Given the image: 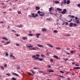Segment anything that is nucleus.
<instances>
[{
    "label": "nucleus",
    "mask_w": 80,
    "mask_h": 80,
    "mask_svg": "<svg viewBox=\"0 0 80 80\" xmlns=\"http://www.w3.org/2000/svg\"><path fill=\"white\" fill-rule=\"evenodd\" d=\"M38 13L40 14L39 16L40 17H43L45 15V13L43 12H41L40 11H38Z\"/></svg>",
    "instance_id": "obj_1"
},
{
    "label": "nucleus",
    "mask_w": 80,
    "mask_h": 80,
    "mask_svg": "<svg viewBox=\"0 0 80 80\" xmlns=\"http://www.w3.org/2000/svg\"><path fill=\"white\" fill-rule=\"evenodd\" d=\"M73 27H77L78 25L75 23H73V22H71L69 23V27H72V26Z\"/></svg>",
    "instance_id": "obj_2"
},
{
    "label": "nucleus",
    "mask_w": 80,
    "mask_h": 80,
    "mask_svg": "<svg viewBox=\"0 0 80 80\" xmlns=\"http://www.w3.org/2000/svg\"><path fill=\"white\" fill-rule=\"evenodd\" d=\"M31 15H32V17L33 18H36L37 17H38V14H36L35 15L34 13H32L31 14Z\"/></svg>",
    "instance_id": "obj_3"
},
{
    "label": "nucleus",
    "mask_w": 80,
    "mask_h": 80,
    "mask_svg": "<svg viewBox=\"0 0 80 80\" xmlns=\"http://www.w3.org/2000/svg\"><path fill=\"white\" fill-rule=\"evenodd\" d=\"M66 12H67V9H64L63 11L61 12V13H62V14H65Z\"/></svg>",
    "instance_id": "obj_4"
},
{
    "label": "nucleus",
    "mask_w": 80,
    "mask_h": 80,
    "mask_svg": "<svg viewBox=\"0 0 80 80\" xmlns=\"http://www.w3.org/2000/svg\"><path fill=\"white\" fill-rule=\"evenodd\" d=\"M32 58H34L35 59H39V58L36 57V56L35 55H32Z\"/></svg>",
    "instance_id": "obj_5"
},
{
    "label": "nucleus",
    "mask_w": 80,
    "mask_h": 80,
    "mask_svg": "<svg viewBox=\"0 0 80 80\" xmlns=\"http://www.w3.org/2000/svg\"><path fill=\"white\" fill-rule=\"evenodd\" d=\"M49 12H52V10H54V8L53 7H51L49 9Z\"/></svg>",
    "instance_id": "obj_6"
},
{
    "label": "nucleus",
    "mask_w": 80,
    "mask_h": 80,
    "mask_svg": "<svg viewBox=\"0 0 80 80\" xmlns=\"http://www.w3.org/2000/svg\"><path fill=\"white\" fill-rule=\"evenodd\" d=\"M53 57L54 58H56V59H58V60H60V58H58V57L57 56H53Z\"/></svg>",
    "instance_id": "obj_7"
},
{
    "label": "nucleus",
    "mask_w": 80,
    "mask_h": 80,
    "mask_svg": "<svg viewBox=\"0 0 80 80\" xmlns=\"http://www.w3.org/2000/svg\"><path fill=\"white\" fill-rule=\"evenodd\" d=\"M48 72H54V71L53 70H51V69H48L47 70Z\"/></svg>",
    "instance_id": "obj_8"
},
{
    "label": "nucleus",
    "mask_w": 80,
    "mask_h": 80,
    "mask_svg": "<svg viewBox=\"0 0 80 80\" xmlns=\"http://www.w3.org/2000/svg\"><path fill=\"white\" fill-rule=\"evenodd\" d=\"M39 73H43V75H45V74H47V73H45V72H43L42 71H39Z\"/></svg>",
    "instance_id": "obj_9"
},
{
    "label": "nucleus",
    "mask_w": 80,
    "mask_h": 80,
    "mask_svg": "<svg viewBox=\"0 0 80 80\" xmlns=\"http://www.w3.org/2000/svg\"><path fill=\"white\" fill-rule=\"evenodd\" d=\"M36 36H37V38H39V37L38 36H40V33H37L35 34Z\"/></svg>",
    "instance_id": "obj_10"
},
{
    "label": "nucleus",
    "mask_w": 80,
    "mask_h": 80,
    "mask_svg": "<svg viewBox=\"0 0 80 80\" xmlns=\"http://www.w3.org/2000/svg\"><path fill=\"white\" fill-rule=\"evenodd\" d=\"M10 57L11 58H12V59H15V57L12 55H10Z\"/></svg>",
    "instance_id": "obj_11"
},
{
    "label": "nucleus",
    "mask_w": 80,
    "mask_h": 80,
    "mask_svg": "<svg viewBox=\"0 0 80 80\" xmlns=\"http://www.w3.org/2000/svg\"><path fill=\"white\" fill-rule=\"evenodd\" d=\"M73 69H75L76 70H79L80 69V67H76L73 68Z\"/></svg>",
    "instance_id": "obj_12"
},
{
    "label": "nucleus",
    "mask_w": 80,
    "mask_h": 80,
    "mask_svg": "<svg viewBox=\"0 0 80 80\" xmlns=\"http://www.w3.org/2000/svg\"><path fill=\"white\" fill-rule=\"evenodd\" d=\"M28 48H32L33 46L32 45H30L29 46H27Z\"/></svg>",
    "instance_id": "obj_13"
},
{
    "label": "nucleus",
    "mask_w": 80,
    "mask_h": 80,
    "mask_svg": "<svg viewBox=\"0 0 80 80\" xmlns=\"http://www.w3.org/2000/svg\"><path fill=\"white\" fill-rule=\"evenodd\" d=\"M47 45H48L50 47H51V48H53V45H52L47 44Z\"/></svg>",
    "instance_id": "obj_14"
},
{
    "label": "nucleus",
    "mask_w": 80,
    "mask_h": 80,
    "mask_svg": "<svg viewBox=\"0 0 80 80\" xmlns=\"http://www.w3.org/2000/svg\"><path fill=\"white\" fill-rule=\"evenodd\" d=\"M42 32H45V31H47V29L44 28H42Z\"/></svg>",
    "instance_id": "obj_15"
},
{
    "label": "nucleus",
    "mask_w": 80,
    "mask_h": 80,
    "mask_svg": "<svg viewBox=\"0 0 80 80\" xmlns=\"http://www.w3.org/2000/svg\"><path fill=\"white\" fill-rule=\"evenodd\" d=\"M40 8L39 7H36V10H40Z\"/></svg>",
    "instance_id": "obj_16"
},
{
    "label": "nucleus",
    "mask_w": 80,
    "mask_h": 80,
    "mask_svg": "<svg viewBox=\"0 0 80 80\" xmlns=\"http://www.w3.org/2000/svg\"><path fill=\"white\" fill-rule=\"evenodd\" d=\"M57 10L58 11H59V12H61L62 10V9L58 8H57Z\"/></svg>",
    "instance_id": "obj_17"
},
{
    "label": "nucleus",
    "mask_w": 80,
    "mask_h": 80,
    "mask_svg": "<svg viewBox=\"0 0 80 80\" xmlns=\"http://www.w3.org/2000/svg\"><path fill=\"white\" fill-rule=\"evenodd\" d=\"M37 46L39 47H43V45L40 44H38Z\"/></svg>",
    "instance_id": "obj_18"
},
{
    "label": "nucleus",
    "mask_w": 80,
    "mask_h": 80,
    "mask_svg": "<svg viewBox=\"0 0 80 80\" xmlns=\"http://www.w3.org/2000/svg\"><path fill=\"white\" fill-rule=\"evenodd\" d=\"M22 40H27V38L25 37H23L22 38Z\"/></svg>",
    "instance_id": "obj_19"
},
{
    "label": "nucleus",
    "mask_w": 80,
    "mask_h": 80,
    "mask_svg": "<svg viewBox=\"0 0 80 80\" xmlns=\"http://www.w3.org/2000/svg\"><path fill=\"white\" fill-rule=\"evenodd\" d=\"M76 23H78H78H80V22L79 20H76Z\"/></svg>",
    "instance_id": "obj_20"
},
{
    "label": "nucleus",
    "mask_w": 80,
    "mask_h": 80,
    "mask_svg": "<svg viewBox=\"0 0 80 80\" xmlns=\"http://www.w3.org/2000/svg\"><path fill=\"white\" fill-rule=\"evenodd\" d=\"M66 2L67 3V4H68L70 3V1L69 0H67V1Z\"/></svg>",
    "instance_id": "obj_21"
},
{
    "label": "nucleus",
    "mask_w": 80,
    "mask_h": 80,
    "mask_svg": "<svg viewBox=\"0 0 80 80\" xmlns=\"http://www.w3.org/2000/svg\"><path fill=\"white\" fill-rule=\"evenodd\" d=\"M70 53L72 54V53H75V51L73 50H72L70 52Z\"/></svg>",
    "instance_id": "obj_22"
},
{
    "label": "nucleus",
    "mask_w": 80,
    "mask_h": 80,
    "mask_svg": "<svg viewBox=\"0 0 80 80\" xmlns=\"http://www.w3.org/2000/svg\"><path fill=\"white\" fill-rule=\"evenodd\" d=\"M12 74H13V75H16V76H18V74L16 73L13 72V73H12Z\"/></svg>",
    "instance_id": "obj_23"
},
{
    "label": "nucleus",
    "mask_w": 80,
    "mask_h": 80,
    "mask_svg": "<svg viewBox=\"0 0 80 80\" xmlns=\"http://www.w3.org/2000/svg\"><path fill=\"white\" fill-rule=\"evenodd\" d=\"M63 60H64V61H65V62H67V60H68V58H64L63 59Z\"/></svg>",
    "instance_id": "obj_24"
},
{
    "label": "nucleus",
    "mask_w": 80,
    "mask_h": 80,
    "mask_svg": "<svg viewBox=\"0 0 80 80\" xmlns=\"http://www.w3.org/2000/svg\"><path fill=\"white\" fill-rule=\"evenodd\" d=\"M18 27H19V28L23 27V25L20 24L18 26Z\"/></svg>",
    "instance_id": "obj_25"
},
{
    "label": "nucleus",
    "mask_w": 80,
    "mask_h": 80,
    "mask_svg": "<svg viewBox=\"0 0 80 80\" xmlns=\"http://www.w3.org/2000/svg\"><path fill=\"white\" fill-rule=\"evenodd\" d=\"M30 50H37V49L36 48H31Z\"/></svg>",
    "instance_id": "obj_26"
},
{
    "label": "nucleus",
    "mask_w": 80,
    "mask_h": 80,
    "mask_svg": "<svg viewBox=\"0 0 80 80\" xmlns=\"http://www.w3.org/2000/svg\"><path fill=\"white\" fill-rule=\"evenodd\" d=\"M3 39L4 40H5L7 41H8V39H7L6 38L3 37Z\"/></svg>",
    "instance_id": "obj_27"
},
{
    "label": "nucleus",
    "mask_w": 80,
    "mask_h": 80,
    "mask_svg": "<svg viewBox=\"0 0 80 80\" xmlns=\"http://www.w3.org/2000/svg\"><path fill=\"white\" fill-rule=\"evenodd\" d=\"M28 73L29 75H32V76H33V75H34L33 74H32L29 72H28Z\"/></svg>",
    "instance_id": "obj_28"
},
{
    "label": "nucleus",
    "mask_w": 80,
    "mask_h": 80,
    "mask_svg": "<svg viewBox=\"0 0 80 80\" xmlns=\"http://www.w3.org/2000/svg\"><path fill=\"white\" fill-rule=\"evenodd\" d=\"M12 80H17V79H16V78H15L14 77H12Z\"/></svg>",
    "instance_id": "obj_29"
},
{
    "label": "nucleus",
    "mask_w": 80,
    "mask_h": 80,
    "mask_svg": "<svg viewBox=\"0 0 80 80\" xmlns=\"http://www.w3.org/2000/svg\"><path fill=\"white\" fill-rule=\"evenodd\" d=\"M57 50H59V49H61V48L60 47H57L56 48Z\"/></svg>",
    "instance_id": "obj_30"
},
{
    "label": "nucleus",
    "mask_w": 80,
    "mask_h": 80,
    "mask_svg": "<svg viewBox=\"0 0 80 80\" xmlns=\"http://www.w3.org/2000/svg\"><path fill=\"white\" fill-rule=\"evenodd\" d=\"M10 42H7L5 44V45H8V44H9L10 43Z\"/></svg>",
    "instance_id": "obj_31"
},
{
    "label": "nucleus",
    "mask_w": 80,
    "mask_h": 80,
    "mask_svg": "<svg viewBox=\"0 0 80 80\" xmlns=\"http://www.w3.org/2000/svg\"><path fill=\"white\" fill-rule=\"evenodd\" d=\"M6 75H8V76H10V73H7L6 74Z\"/></svg>",
    "instance_id": "obj_32"
},
{
    "label": "nucleus",
    "mask_w": 80,
    "mask_h": 80,
    "mask_svg": "<svg viewBox=\"0 0 80 80\" xmlns=\"http://www.w3.org/2000/svg\"><path fill=\"white\" fill-rule=\"evenodd\" d=\"M55 3H56V4H57V3H59V2H58V1H55Z\"/></svg>",
    "instance_id": "obj_33"
},
{
    "label": "nucleus",
    "mask_w": 80,
    "mask_h": 80,
    "mask_svg": "<svg viewBox=\"0 0 80 80\" xmlns=\"http://www.w3.org/2000/svg\"><path fill=\"white\" fill-rule=\"evenodd\" d=\"M30 71H31L32 73H33V74H35V72H33V71L32 70H30Z\"/></svg>",
    "instance_id": "obj_34"
},
{
    "label": "nucleus",
    "mask_w": 80,
    "mask_h": 80,
    "mask_svg": "<svg viewBox=\"0 0 80 80\" xmlns=\"http://www.w3.org/2000/svg\"><path fill=\"white\" fill-rule=\"evenodd\" d=\"M28 36H33V34H29L28 35Z\"/></svg>",
    "instance_id": "obj_35"
},
{
    "label": "nucleus",
    "mask_w": 80,
    "mask_h": 80,
    "mask_svg": "<svg viewBox=\"0 0 80 80\" xmlns=\"http://www.w3.org/2000/svg\"><path fill=\"white\" fill-rule=\"evenodd\" d=\"M39 61H43V59L40 58L39 59Z\"/></svg>",
    "instance_id": "obj_36"
},
{
    "label": "nucleus",
    "mask_w": 80,
    "mask_h": 80,
    "mask_svg": "<svg viewBox=\"0 0 80 80\" xmlns=\"http://www.w3.org/2000/svg\"><path fill=\"white\" fill-rule=\"evenodd\" d=\"M53 32H54V33H57V32H58L57 31V30H54L53 31Z\"/></svg>",
    "instance_id": "obj_37"
},
{
    "label": "nucleus",
    "mask_w": 80,
    "mask_h": 80,
    "mask_svg": "<svg viewBox=\"0 0 80 80\" xmlns=\"http://www.w3.org/2000/svg\"><path fill=\"white\" fill-rule=\"evenodd\" d=\"M18 13L19 14H20L21 13V12H20V11H18Z\"/></svg>",
    "instance_id": "obj_38"
},
{
    "label": "nucleus",
    "mask_w": 80,
    "mask_h": 80,
    "mask_svg": "<svg viewBox=\"0 0 80 80\" xmlns=\"http://www.w3.org/2000/svg\"><path fill=\"white\" fill-rule=\"evenodd\" d=\"M1 68H2V70H4V68L2 66H0Z\"/></svg>",
    "instance_id": "obj_39"
},
{
    "label": "nucleus",
    "mask_w": 80,
    "mask_h": 80,
    "mask_svg": "<svg viewBox=\"0 0 80 80\" xmlns=\"http://www.w3.org/2000/svg\"><path fill=\"white\" fill-rule=\"evenodd\" d=\"M15 35L16 36H17V37H19V36H20V35L18 34H16Z\"/></svg>",
    "instance_id": "obj_40"
},
{
    "label": "nucleus",
    "mask_w": 80,
    "mask_h": 80,
    "mask_svg": "<svg viewBox=\"0 0 80 80\" xmlns=\"http://www.w3.org/2000/svg\"><path fill=\"white\" fill-rule=\"evenodd\" d=\"M59 72H60V73H64V72L62 71H59Z\"/></svg>",
    "instance_id": "obj_41"
},
{
    "label": "nucleus",
    "mask_w": 80,
    "mask_h": 80,
    "mask_svg": "<svg viewBox=\"0 0 80 80\" xmlns=\"http://www.w3.org/2000/svg\"><path fill=\"white\" fill-rule=\"evenodd\" d=\"M4 67H7V64H4Z\"/></svg>",
    "instance_id": "obj_42"
},
{
    "label": "nucleus",
    "mask_w": 80,
    "mask_h": 80,
    "mask_svg": "<svg viewBox=\"0 0 80 80\" xmlns=\"http://www.w3.org/2000/svg\"><path fill=\"white\" fill-rule=\"evenodd\" d=\"M63 3H64V4H66L67 3V2L66 1H63Z\"/></svg>",
    "instance_id": "obj_43"
},
{
    "label": "nucleus",
    "mask_w": 80,
    "mask_h": 80,
    "mask_svg": "<svg viewBox=\"0 0 80 80\" xmlns=\"http://www.w3.org/2000/svg\"><path fill=\"white\" fill-rule=\"evenodd\" d=\"M72 21V19H71L70 21H68V22H71Z\"/></svg>",
    "instance_id": "obj_44"
},
{
    "label": "nucleus",
    "mask_w": 80,
    "mask_h": 80,
    "mask_svg": "<svg viewBox=\"0 0 80 80\" xmlns=\"http://www.w3.org/2000/svg\"><path fill=\"white\" fill-rule=\"evenodd\" d=\"M48 68H51V66L50 65H48Z\"/></svg>",
    "instance_id": "obj_45"
},
{
    "label": "nucleus",
    "mask_w": 80,
    "mask_h": 80,
    "mask_svg": "<svg viewBox=\"0 0 80 80\" xmlns=\"http://www.w3.org/2000/svg\"><path fill=\"white\" fill-rule=\"evenodd\" d=\"M41 55L42 57H44L45 56L44 55H43L42 54H41Z\"/></svg>",
    "instance_id": "obj_46"
},
{
    "label": "nucleus",
    "mask_w": 80,
    "mask_h": 80,
    "mask_svg": "<svg viewBox=\"0 0 80 80\" xmlns=\"http://www.w3.org/2000/svg\"><path fill=\"white\" fill-rule=\"evenodd\" d=\"M33 69H35V70H37V69H38V68H33Z\"/></svg>",
    "instance_id": "obj_47"
},
{
    "label": "nucleus",
    "mask_w": 80,
    "mask_h": 80,
    "mask_svg": "<svg viewBox=\"0 0 80 80\" xmlns=\"http://www.w3.org/2000/svg\"><path fill=\"white\" fill-rule=\"evenodd\" d=\"M50 61L51 62H53V59H50Z\"/></svg>",
    "instance_id": "obj_48"
},
{
    "label": "nucleus",
    "mask_w": 80,
    "mask_h": 80,
    "mask_svg": "<svg viewBox=\"0 0 80 80\" xmlns=\"http://www.w3.org/2000/svg\"><path fill=\"white\" fill-rule=\"evenodd\" d=\"M36 56H37V57H40V55H39V54H36Z\"/></svg>",
    "instance_id": "obj_49"
},
{
    "label": "nucleus",
    "mask_w": 80,
    "mask_h": 80,
    "mask_svg": "<svg viewBox=\"0 0 80 80\" xmlns=\"http://www.w3.org/2000/svg\"><path fill=\"white\" fill-rule=\"evenodd\" d=\"M17 69H20V66H18V67L17 68Z\"/></svg>",
    "instance_id": "obj_50"
},
{
    "label": "nucleus",
    "mask_w": 80,
    "mask_h": 80,
    "mask_svg": "<svg viewBox=\"0 0 80 80\" xmlns=\"http://www.w3.org/2000/svg\"><path fill=\"white\" fill-rule=\"evenodd\" d=\"M5 55L6 56H8V53H6Z\"/></svg>",
    "instance_id": "obj_51"
},
{
    "label": "nucleus",
    "mask_w": 80,
    "mask_h": 80,
    "mask_svg": "<svg viewBox=\"0 0 80 80\" xmlns=\"http://www.w3.org/2000/svg\"><path fill=\"white\" fill-rule=\"evenodd\" d=\"M75 66H77V67H79V65L77 64H76L75 65Z\"/></svg>",
    "instance_id": "obj_52"
},
{
    "label": "nucleus",
    "mask_w": 80,
    "mask_h": 80,
    "mask_svg": "<svg viewBox=\"0 0 80 80\" xmlns=\"http://www.w3.org/2000/svg\"><path fill=\"white\" fill-rule=\"evenodd\" d=\"M78 7H79L80 8V4H79L78 5Z\"/></svg>",
    "instance_id": "obj_53"
},
{
    "label": "nucleus",
    "mask_w": 80,
    "mask_h": 80,
    "mask_svg": "<svg viewBox=\"0 0 80 80\" xmlns=\"http://www.w3.org/2000/svg\"><path fill=\"white\" fill-rule=\"evenodd\" d=\"M11 32H16V31H14V30H11Z\"/></svg>",
    "instance_id": "obj_54"
},
{
    "label": "nucleus",
    "mask_w": 80,
    "mask_h": 80,
    "mask_svg": "<svg viewBox=\"0 0 80 80\" xmlns=\"http://www.w3.org/2000/svg\"><path fill=\"white\" fill-rule=\"evenodd\" d=\"M28 17H32V15H29Z\"/></svg>",
    "instance_id": "obj_55"
},
{
    "label": "nucleus",
    "mask_w": 80,
    "mask_h": 80,
    "mask_svg": "<svg viewBox=\"0 0 80 80\" xmlns=\"http://www.w3.org/2000/svg\"><path fill=\"white\" fill-rule=\"evenodd\" d=\"M16 45H17V46H20L19 44L18 43L16 44Z\"/></svg>",
    "instance_id": "obj_56"
},
{
    "label": "nucleus",
    "mask_w": 80,
    "mask_h": 80,
    "mask_svg": "<svg viewBox=\"0 0 80 80\" xmlns=\"http://www.w3.org/2000/svg\"><path fill=\"white\" fill-rule=\"evenodd\" d=\"M75 19L76 20H77L78 19V18L77 17H75Z\"/></svg>",
    "instance_id": "obj_57"
},
{
    "label": "nucleus",
    "mask_w": 80,
    "mask_h": 80,
    "mask_svg": "<svg viewBox=\"0 0 80 80\" xmlns=\"http://www.w3.org/2000/svg\"><path fill=\"white\" fill-rule=\"evenodd\" d=\"M71 17H72V18H74V17H75V16H71Z\"/></svg>",
    "instance_id": "obj_58"
},
{
    "label": "nucleus",
    "mask_w": 80,
    "mask_h": 80,
    "mask_svg": "<svg viewBox=\"0 0 80 80\" xmlns=\"http://www.w3.org/2000/svg\"><path fill=\"white\" fill-rule=\"evenodd\" d=\"M70 50V48H68L67 49V50Z\"/></svg>",
    "instance_id": "obj_59"
},
{
    "label": "nucleus",
    "mask_w": 80,
    "mask_h": 80,
    "mask_svg": "<svg viewBox=\"0 0 80 80\" xmlns=\"http://www.w3.org/2000/svg\"><path fill=\"white\" fill-rule=\"evenodd\" d=\"M66 53H67V54L68 55H70V53H68V52H66Z\"/></svg>",
    "instance_id": "obj_60"
},
{
    "label": "nucleus",
    "mask_w": 80,
    "mask_h": 80,
    "mask_svg": "<svg viewBox=\"0 0 80 80\" xmlns=\"http://www.w3.org/2000/svg\"><path fill=\"white\" fill-rule=\"evenodd\" d=\"M71 35H68V34H67V36H68V37H70V36H71Z\"/></svg>",
    "instance_id": "obj_61"
},
{
    "label": "nucleus",
    "mask_w": 80,
    "mask_h": 80,
    "mask_svg": "<svg viewBox=\"0 0 80 80\" xmlns=\"http://www.w3.org/2000/svg\"><path fill=\"white\" fill-rule=\"evenodd\" d=\"M72 65H75V62H72Z\"/></svg>",
    "instance_id": "obj_62"
},
{
    "label": "nucleus",
    "mask_w": 80,
    "mask_h": 80,
    "mask_svg": "<svg viewBox=\"0 0 80 80\" xmlns=\"http://www.w3.org/2000/svg\"><path fill=\"white\" fill-rule=\"evenodd\" d=\"M65 23H66V25H68V23L67 22H66Z\"/></svg>",
    "instance_id": "obj_63"
},
{
    "label": "nucleus",
    "mask_w": 80,
    "mask_h": 80,
    "mask_svg": "<svg viewBox=\"0 0 80 80\" xmlns=\"http://www.w3.org/2000/svg\"><path fill=\"white\" fill-rule=\"evenodd\" d=\"M67 80H70V78H67Z\"/></svg>",
    "instance_id": "obj_64"
}]
</instances>
